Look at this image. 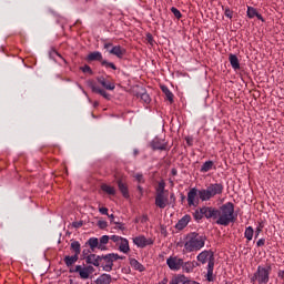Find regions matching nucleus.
<instances>
[{
  "label": "nucleus",
  "mask_w": 284,
  "mask_h": 284,
  "mask_svg": "<svg viewBox=\"0 0 284 284\" xmlns=\"http://www.w3.org/2000/svg\"><path fill=\"white\" fill-rule=\"evenodd\" d=\"M156 194H168V191H165V181H160L156 186Z\"/></svg>",
  "instance_id": "obj_31"
},
{
  "label": "nucleus",
  "mask_w": 284,
  "mask_h": 284,
  "mask_svg": "<svg viewBox=\"0 0 284 284\" xmlns=\"http://www.w3.org/2000/svg\"><path fill=\"white\" fill-rule=\"evenodd\" d=\"M212 168H214V162L212 161H206L202 168H201V172H210V170H212Z\"/></svg>",
  "instance_id": "obj_35"
},
{
  "label": "nucleus",
  "mask_w": 284,
  "mask_h": 284,
  "mask_svg": "<svg viewBox=\"0 0 284 284\" xmlns=\"http://www.w3.org/2000/svg\"><path fill=\"white\" fill-rule=\"evenodd\" d=\"M166 265L173 272H179V270H181V267H183V258H180L178 256H170L166 260Z\"/></svg>",
  "instance_id": "obj_9"
},
{
  "label": "nucleus",
  "mask_w": 284,
  "mask_h": 284,
  "mask_svg": "<svg viewBox=\"0 0 284 284\" xmlns=\"http://www.w3.org/2000/svg\"><path fill=\"white\" fill-rule=\"evenodd\" d=\"M170 199L173 203H176V196L174 195V193H171Z\"/></svg>",
  "instance_id": "obj_51"
},
{
  "label": "nucleus",
  "mask_w": 284,
  "mask_h": 284,
  "mask_svg": "<svg viewBox=\"0 0 284 284\" xmlns=\"http://www.w3.org/2000/svg\"><path fill=\"white\" fill-rule=\"evenodd\" d=\"M98 83H100V85H102V88H104L105 90H114L116 88L114 82H112L103 77L98 78Z\"/></svg>",
  "instance_id": "obj_16"
},
{
  "label": "nucleus",
  "mask_w": 284,
  "mask_h": 284,
  "mask_svg": "<svg viewBox=\"0 0 284 284\" xmlns=\"http://www.w3.org/2000/svg\"><path fill=\"white\" fill-rule=\"evenodd\" d=\"M140 99L146 104H150L152 102V98H150V94L145 92L140 95Z\"/></svg>",
  "instance_id": "obj_38"
},
{
  "label": "nucleus",
  "mask_w": 284,
  "mask_h": 284,
  "mask_svg": "<svg viewBox=\"0 0 284 284\" xmlns=\"http://www.w3.org/2000/svg\"><path fill=\"white\" fill-rule=\"evenodd\" d=\"M185 275H178L175 277L172 278L171 283L170 284H185Z\"/></svg>",
  "instance_id": "obj_34"
},
{
  "label": "nucleus",
  "mask_w": 284,
  "mask_h": 284,
  "mask_svg": "<svg viewBox=\"0 0 284 284\" xmlns=\"http://www.w3.org/2000/svg\"><path fill=\"white\" fill-rule=\"evenodd\" d=\"M91 89H92V92H95L97 94H101V97H103L104 99L110 100V94L108 92H105V90H103L97 85H92Z\"/></svg>",
  "instance_id": "obj_26"
},
{
  "label": "nucleus",
  "mask_w": 284,
  "mask_h": 284,
  "mask_svg": "<svg viewBox=\"0 0 284 284\" xmlns=\"http://www.w3.org/2000/svg\"><path fill=\"white\" fill-rule=\"evenodd\" d=\"M99 212H100V214H103L104 216H108V207H100Z\"/></svg>",
  "instance_id": "obj_46"
},
{
  "label": "nucleus",
  "mask_w": 284,
  "mask_h": 284,
  "mask_svg": "<svg viewBox=\"0 0 284 284\" xmlns=\"http://www.w3.org/2000/svg\"><path fill=\"white\" fill-rule=\"evenodd\" d=\"M203 216H205V213L203 212V207H201L194 212L195 221H201V219H203Z\"/></svg>",
  "instance_id": "obj_37"
},
{
  "label": "nucleus",
  "mask_w": 284,
  "mask_h": 284,
  "mask_svg": "<svg viewBox=\"0 0 284 284\" xmlns=\"http://www.w3.org/2000/svg\"><path fill=\"white\" fill-rule=\"evenodd\" d=\"M135 154H139V152H138V151H135Z\"/></svg>",
  "instance_id": "obj_61"
},
{
  "label": "nucleus",
  "mask_w": 284,
  "mask_h": 284,
  "mask_svg": "<svg viewBox=\"0 0 284 284\" xmlns=\"http://www.w3.org/2000/svg\"><path fill=\"white\" fill-rule=\"evenodd\" d=\"M203 213L205 219H213L214 221L219 219V209L212 206H203Z\"/></svg>",
  "instance_id": "obj_12"
},
{
  "label": "nucleus",
  "mask_w": 284,
  "mask_h": 284,
  "mask_svg": "<svg viewBox=\"0 0 284 284\" xmlns=\"http://www.w3.org/2000/svg\"><path fill=\"white\" fill-rule=\"evenodd\" d=\"M148 39H149V41H152V36L148 34Z\"/></svg>",
  "instance_id": "obj_58"
},
{
  "label": "nucleus",
  "mask_w": 284,
  "mask_h": 284,
  "mask_svg": "<svg viewBox=\"0 0 284 284\" xmlns=\"http://www.w3.org/2000/svg\"><path fill=\"white\" fill-rule=\"evenodd\" d=\"M110 283H112V275L110 274H102L95 281V284H110Z\"/></svg>",
  "instance_id": "obj_22"
},
{
  "label": "nucleus",
  "mask_w": 284,
  "mask_h": 284,
  "mask_svg": "<svg viewBox=\"0 0 284 284\" xmlns=\"http://www.w3.org/2000/svg\"><path fill=\"white\" fill-rule=\"evenodd\" d=\"M162 92L165 94L168 101H170V103L174 102V94H172L170 92V89H168V87L163 85L161 87Z\"/></svg>",
  "instance_id": "obj_28"
},
{
  "label": "nucleus",
  "mask_w": 284,
  "mask_h": 284,
  "mask_svg": "<svg viewBox=\"0 0 284 284\" xmlns=\"http://www.w3.org/2000/svg\"><path fill=\"white\" fill-rule=\"evenodd\" d=\"M83 222H73V227H82Z\"/></svg>",
  "instance_id": "obj_50"
},
{
  "label": "nucleus",
  "mask_w": 284,
  "mask_h": 284,
  "mask_svg": "<svg viewBox=\"0 0 284 284\" xmlns=\"http://www.w3.org/2000/svg\"><path fill=\"white\" fill-rule=\"evenodd\" d=\"M171 12L174 14L175 19H181V17H183V14H181V11L175 7L171 8Z\"/></svg>",
  "instance_id": "obj_39"
},
{
  "label": "nucleus",
  "mask_w": 284,
  "mask_h": 284,
  "mask_svg": "<svg viewBox=\"0 0 284 284\" xmlns=\"http://www.w3.org/2000/svg\"><path fill=\"white\" fill-rule=\"evenodd\" d=\"M138 190L140 192V196H143V189L141 187V185H138Z\"/></svg>",
  "instance_id": "obj_54"
},
{
  "label": "nucleus",
  "mask_w": 284,
  "mask_h": 284,
  "mask_svg": "<svg viewBox=\"0 0 284 284\" xmlns=\"http://www.w3.org/2000/svg\"><path fill=\"white\" fill-rule=\"evenodd\" d=\"M77 261H79V255L64 256V263H65L67 267H72V265H74V263H77Z\"/></svg>",
  "instance_id": "obj_25"
},
{
  "label": "nucleus",
  "mask_w": 284,
  "mask_h": 284,
  "mask_svg": "<svg viewBox=\"0 0 284 284\" xmlns=\"http://www.w3.org/2000/svg\"><path fill=\"white\" fill-rule=\"evenodd\" d=\"M98 225L100 227V230H105V227H108V222L105 221H99Z\"/></svg>",
  "instance_id": "obj_45"
},
{
  "label": "nucleus",
  "mask_w": 284,
  "mask_h": 284,
  "mask_svg": "<svg viewBox=\"0 0 284 284\" xmlns=\"http://www.w3.org/2000/svg\"><path fill=\"white\" fill-rule=\"evenodd\" d=\"M110 242V236L108 235H103L101 239H100V242H99V250H105V245H108V243Z\"/></svg>",
  "instance_id": "obj_32"
},
{
  "label": "nucleus",
  "mask_w": 284,
  "mask_h": 284,
  "mask_svg": "<svg viewBox=\"0 0 284 284\" xmlns=\"http://www.w3.org/2000/svg\"><path fill=\"white\" fill-rule=\"evenodd\" d=\"M88 60L89 61H101V63H103V55L101 54V52L94 51V52L89 53Z\"/></svg>",
  "instance_id": "obj_24"
},
{
  "label": "nucleus",
  "mask_w": 284,
  "mask_h": 284,
  "mask_svg": "<svg viewBox=\"0 0 284 284\" xmlns=\"http://www.w3.org/2000/svg\"><path fill=\"white\" fill-rule=\"evenodd\" d=\"M185 141H186V143H187V145H192V138H190V136H187V138H185Z\"/></svg>",
  "instance_id": "obj_52"
},
{
  "label": "nucleus",
  "mask_w": 284,
  "mask_h": 284,
  "mask_svg": "<svg viewBox=\"0 0 284 284\" xmlns=\"http://www.w3.org/2000/svg\"><path fill=\"white\" fill-rule=\"evenodd\" d=\"M172 174H173V176H176V169H172Z\"/></svg>",
  "instance_id": "obj_56"
},
{
  "label": "nucleus",
  "mask_w": 284,
  "mask_h": 284,
  "mask_svg": "<svg viewBox=\"0 0 284 284\" xmlns=\"http://www.w3.org/2000/svg\"><path fill=\"white\" fill-rule=\"evenodd\" d=\"M118 187H119L122 196H124V199H130V191L128 189V183H125V181H123V179L118 180Z\"/></svg>",
  "instance_id": "obj_15"
},
{
  "label": "nucleus",
  "mask_w": 284,
  "mask_h": 284,
  "mask_svg": "<svg viewBox=\"0 0 284 284\" xmlns=\"http://www.w3.org/2000/svg\"><path fill=\"white\" fill-rule=\"evenodd\" d=\"M119 260H123V256H120L116 253L102 255L100 265H102L104 272H112V267H114V261Z\"/></svg>",
  "instance_id": "obj_5"
},
{
  "label": "nucleus",
  "mask_w": 284,
  "mask_h": 284,
  "mask_svg": "<svg viewBox=\"0 0 284 284\" xmlns=\"http://www.w3.org/2000/svg\"><path fill=\"white\" fill-rule=\"evenodd\" d=\"M114 224L116 225L115 230H121L122 232L125 230V224L120 222H114Z\"/></svg>",
  "instance_id": "obj_43"
},
{
  "label": "nucleus",
  "mask_w": 284,
  "mask_h": 284,
  "mask_svg": "<svg viewBox=\"0 0 284 284\" xmlns=\"http://www.w3.org/2000/svg\"><path fill=\"white\" fill-rule=\"evenodd\" d=\"M263 245H265V239H260L257 241V247H263Z\"/></svg>",
  "instance_id": "obj_47"
},
{
  "label": "nucleus",
  "mask_w": 284,
  "mask_h": 284,
  "mask_svg": "<svg viewBox=\"0 0 284 284\" xmlns=\"http://www.w3.org/2000/svg\"><path fill=\"white\" fill-rule=\"evenodd\" d=\"M74 272H77L83 281L90 278L91 274H94V266H81L77 265Z\"/></svg>",
  "instance_id": "obj_7"
},
{
  "label": "nucleus",
  "mask_w": 284,
  "mask_h": 284,
  "mask_svg": "<svg viewBox=\"0 0 284 284\" xmlns=\"http://www.w3.org/2000/svg\"><path fill=\"white\" fill-rule=\"evenodd\" d=\"M170 203L169 194L168 193H161L155 195V205L156 207H160V210H165Z\"/></svg>",
  "instance_id": "obj_10"
},
{
  "label": "nucleus",
  "mask_w": 284,
  "mask_h": 284,
  "mask_svg": "<svg viewBox=\"0 0 284 284\" xmlns=\"http://www.w3.org/2000/svg\"><path fill=\"white\" fill-rule=\"evenodd\" d=\"M195 283H196V281L187 280V277L184 282V284H195Z\"/></svg>",
  "instance_id": "obj_53"
},
{
  "label": "nucleus",
  "mask_w": 284,
  "mask_h": 284,
  "mask_svg": "<svg viewBox=\"0 0 284 284\" xmlns=\"http://www.w3.org/2000/svg\"><path fill=\"white\" fill-rule=\"evenodd\" d=\"M229 61L233 70H241V63L239 62V57H236V54H230Z\"/></svg>",
  "instance_id": "obj_21"
},
{
  "label": "nucleus",
  "mask_w": 284,
  "mask_h": 284,
  "mask_svg": "<svg viewBox=\"0 0 284 284\" xmlns=\"http://www.w3.org/2000/svg\"><path fill=\"white\" fill-rule=\"evenodd\" d=\"M112 43L108 42V43H104V50H108L110 52V50H112Z\"/></svg>",
  "instance_id": "obj_48"
},
{
  "label": "nucleus",
  "mask_w": 284,
  "mask_h": 284,
  "mask_svg": "<svg viewBox=\"0 0 284 284\" xmlns=\"http://www.w3.org/2000/svg\"><path fill=\"white\" fill-rule=\"evenodd\" d=\"M190 215H184L175 225L176 230H185L187 227V223H190Z\"/></svg>",
  "instance_id": "obj_18"
},
{
  "label": "nucleus",
  "mask_w": 284,
  "mask_h": 284,
  "mask_svg": "<svg viewBox=\"0 0 284 284\" xmlns=\"http://www.w3.org/2000/svg\"><path fill=\"white\" fill-rule=\"evenodd\" d=\"M102 65H105V68H111L112 70H116V65L112 62H108L105 60L102 61Z\"/></svg>",
  "instance_id": "obj_41"
},
{
  "label": "nucleus",
  "mask_w": 284,
  "mask_h": 284,
  "mask_svg": "<svg viewBox=\"0 0 284 284\" xmlns=\"http://www.w3.org/2000/svg\"><path fill=\"white\" fill-rule=\"evenodd\" d=\"M101 257L97 254H90L85 257V261L89 265H94V267H99L101 265Z\"/></svg>",
  "instance_id": "obj_17"
},
{
  "label": "nucleus",
  "mask_w": 284,
  "mask_h": 284,
  "mask_svg": "<svg viewBox=\"0 0 284 284\" xmlns=\"http://www.w3.org/2000/svg\"><path fill=\"white\" fill-rule=\"evenodd\" d=\"M88 243H89V246H90V248L92 250V252H94V250H97V247H98V250H99V239H97V237H91V239H89V241H88Z\"/></svg>",
  "instance_id": "obj_30"
},
{
  "label": "nucleus",
  "mask_w": 284,
  "mask_h": 284,
  "mask_svg": "<svg viewBox=\"0 0 284 284\" xmlns=\"http://www.w3.org/2000/svg\"><path fill=\"white\" fill-rule=\"evenodd\" d=\"M224 14L229 19H232V14H234V12L232 10H230V8H225Z\"/></svg>",
  "instance_id": "obj_44"
},
{
  "label": "nucleus",
  "mask_w": 284,
  "mask_h": 284,
  "mask_svg": "<svg viewBox=\"0 0 284 284\" xmlns=\"http://www.w3.org/2000/svg\"><path fill=\"white\" fill-rule=\"evenodd\" d=\"M201 190L193 187L187 193V205L189 207H197L199 201H201V197H199V192Z\"/></svg>",
  "instance_id": "obj_6"
},
{
  "label": "nucleus",
  "mask_w": 284,
  "mask_h": 284,
  "mask_svg": "<svg viewBox=\"0 0 284 284\" xmlns=\"http://www.w3.org/2000/svg\"><path fill=\"white\" fill-rule=\"evenodd\" d=\"M223 194V184L215 183L210 184L206 189H202L199 191L200 201H210L214 199V196Z\"/></svg>",
  "instance_id": "obj_4"
},
{
  "label": "nucleus",
  "mask_w": 284,
  "mask_h": 284,
  "mask_svg": "<svg viewBox=\"0 0 284 284\" xmlns=\"http://www.w3.org/2000/svg\"><path fill=\"white\" fill-rule=\"evenodd\" d=\"M234 221V203L227 202L217 210L216 224L227 226Z\"/></svg>",
  "instance_id": "obj_1"
},
{
  "label": "nucleus",
  "mask_w": 284,
  "mask_h": 284,
  "mask_svg": "<svg viewBox=\"0 0 284 284\" xmlns=\"http://www.w3.org/2000/svg\"><path fill=\"white\" fill-rule=\"evenodd\" d=\"M256 232H257L256 236H258V233L261 232V229H257V231H256Z\"/></svg>",
  "instance_id": "obj_59"
},
{
  "label": "nucleus",
  "mask_w": 284,
  "mask_h": 284,
  "mask_svg": "<svg viewBox=\"0 0 284 284\" xmlns=\"http://www.w3.org/2000/svg\"><path fill=\"white\" fill-rule=\"evenodd\" d=\"M196 258L199 263H202V265H205V263H207L206 281H209V283H212L214 281V253L210 250L202 251Z\"/></svg>",
  "instance_id": "obj_2"
},
{
  "label": "nucleus",
  "mask_w": 284,
  "mask_h": 284,
  "mask_svg": "<svg viewBox=\"0 0 284 284\" xmlns=\"http://www.w3.org/2000/svg\"><path fill=\"white\" fill-rule=\"evenodd\" d=\"M133 178L135 179V181H138V183H145V179L141 173L134 174Z\"/></svg>",
  "instance_id": "obj_40"
},
{
  "label": "nucleus",
  "mask_w": 284,
  "mask_h": 284,
  "mask_svg": "<svg viewBox=\"0 0 284 284\" xmlns=\"http://www.w3.org/2000/svg\"><path fill=\"white\" fill-rule=\"evenodd\" d=\"M255 278L260 284L270 283V270L258 266L257 272L255 273Z\"/></svg>",
  "instance_id": "obj_8"
},
{
  "label": "nucleus",
  "mask_w": 284,
  "mask_h": 284,
  "mask_svg": "<svg viewBox=\"0 0 284 284\" xmlns=\"http://www.w3.org/2000/svg\"><path fill=\"white\" fill-rule=\"evenodd\" d=\"M196 266H199V263H195V262H182V268L187 274H190V272H192L194 270V267H196Z\"/></svg>",
  "instance_id": "obj_23"
},
{
  "label": "nucleus",
  "mask_w": 284,
  "mask_h": 284,
  "mask_svg": "<svg viewBox=\"0 0 284 284\" xmlns=\"http://www.w3.org/2000/svg\"><path fill=\"white\" fill-rule=\"evenodd\" d=\"M110 239L113 241V243H116V245H119L121 241H123V237L119 235H112Z\"/></svg>",
  "instance_id": "obj_42"
},
{
  "label": "nucleus",
  "mask_w": 284,
  "mask_h": 284,
  "mask_svg": "<svg viewBox=\"0 0 284 284\" xmlns=\"http://www.w3.org/2000/svg\"><path fill=\"white\" fill-rule=\"evenodd\" d=\"M109 219L111 220V223H114V214L109 215Z\"/></svg>",
  "instance_id": "obj_55"
},
{
  "label": "nucleus",
  "mask_w": 284,
  "mask_h": 284,
  "mask_svg": "<svg viewBox=\"0 0 284 284\" xmlns=\"http://www.w3.org/2000/svg\"><path fill=\"white\" fill-rule=\"evenodd\" d=\"M130 265L132 267H134V270H138L139 272H143L145 270L144 266H142L141 263H139V261L134 260V258H131L130 260Z\"/></svg>",
  "instance_id": "obj_29"
},
{
  "label": "nucleus",
  "mask_w": 284,
  "mask_h": 284,
  "mask_svg": "<svg viewBox=\"0 0 284 284\" xmlns=\"http://www.w3.org/2000/svg\"><path fill=\"white\" fill-rule=\"evenodd\" d=\"M255 281H258V280L256 278V274H254V276L252 277V283H254Z\"/></svg>",
  "instance_id": "obj_57"
},
{
  "label": "nucleus",
  "mask_w": 284,
  "mask_h": 284,
  "mask_svg": "<svg viewBox=\"0 0 284 284\" xmlns=\"http://www.w3.org/2000/svg\"><path fill=\"white\" fill-rule=\"evenodd\" d=\"M205 236L199 235L197 233H191L186 236L184 243V250L187 252H199L202 247H205Z\"/></svg>",
  "instance_id": "obj_3"
},
{
  "label": "nucleus",
  "mask_w": 284,
  "mask_h": 284,
  "mask_svg": "<svg viewBox=\"0 0 284 284\" xmlns=\"http://www.w3.org/2000/svg\"><path fill=\"white\" fill-rule=\"evenodd\" d=\"M82 72H92V69L90 68V65H84L82 67Z\"/></svg>",
  "instance_id": "obj_49"
},
{
  "label": "nucleus",
  "mask_w": 284,
  "mask_h": 284,
  "mask_svg": "<svg viewBox=\"0 0 284 284\" xmlns=\"http://www.w3.org/2000/svg\"><path fill=\"white\" fill-rule=\"evenodd\" d=\"M101 190H102V192H105V194H110L111 196H114V194H116V189H114V186H110L108 184H102Z\"/></svg>",
  "instance_id": "obj_27"
},
{
  "label": "nucleus",
  "mask_w": 284,
  "mask_h": 284,
  "mask_svg": "<svg viewBox=\"0 0 284 284\" xmlns=\"http://www.w3.org/2000/svg\"><path fill=\"white\" fill-rule=\"evenodd\" d=\"M244 236L247 239V241H252L254 237V229H252V226L246 227Z\"/></svg>",
  "instance_id": "obj_36"
},
{
  "label": "nucleus",
  "mask_w": 284,
  "mask_h": 284,
  "mask_svg": "<svg viewBox=\"0 0 284 284\" xmlns=\"http://www.w3.org/2000/svg\"><path fill=\"white\" fill-rule=\"evenodd\" d=\"M181 199H182V201H185V195H182V197H181Z\"/></svg>",
  "instance_id": "obj_60"
},
{
  "label": "nucleus",
  "mask_w": 284,
  "mask_h": 284,
  "mask_svg": "<svg viewBox=\"0 0 284 284\" xmlns=\"http://www.w3.org/2000/svg\"><path fill=\"white\" fill-rule=\"evenodd\" d=\"M247 17H248V19H254V17H256L260 21H265L263 19V16H261L254 7H248L247 8Z\"/></svg>",
  "instance_id": "obj_20"
},
{
  "label": "nucleus",
  "mask_w": 284,
  "mask_h": 284,
  "mask_svg": "<svg viewBox=\"0 0 284 284\" xmlns=\"http://www.w3.org/2000/svg\"><path fill=\"white\" fill-rule=\"evenodd\" d=\"M71 250H73L74 252V255H78L81 254V243L74 241L71 243Z\"/></svg>",
  "instance_id": "obj_33"
},
{
  "label": "nucleus",
  "mask_w": 284,
  "mask_h": 284,
  "mask_svg": "<svg viewBox=\"0 0 284 284\" xmlns=\"http://www.w3.org/2000/svg\"><path fill=\"white\" fill-rule=\"evenodd\" d=\"M133 243L138 245V247H148V245H153L154 241H152V239H146L145 236L141 235L134 237Z\"/></svg>",
  "instance_id": "obj_11"
},
{
  "label": "nucleus",
  "mask_w": 284,
  "mask_h": 284,
  "mask_svg": "<svg viewBox=\"0 0 284 284\" xmlns=\"http://www.w3.org/2000/svg\"><path fill=\"white\" fill-rule=\"evenodd\" d=\"M126 50L121 45H115L109 50V54H113V57H118V59H123L125 57Z\"/></svg>",
  "instance_id": "obj_13"
},
{
  "label": "nucleus",
  "mask_w": 284,
  "mask_h": 284,
  "mask_svg": "<svg viewBox=\"0 0 284 284\" xmlns=\"http://www.w3.org/2000/svg\"><path fill=\"white\" fill-rule=\"evenodd\" d=\"M152 150H168V142L165 140H161L155 138L151 143Z\"/></svg>",
  "instance_id": "obj_14"
},
{
  "label": "nucleus",
  "mask_w": 284,
  "mask_h": 284,
  "mask_svg": "<svg viewBox=\"0 0 284 284\" xmlns=\"http://www.w3.org/2000/svg\"><path fill=\"white\" fill-rule=\"evenodd\" d=\"M118 245L120 252H123V254H128V252H130V242H128V239L122 237Z\"/></svg>",
  "instance_id": "obj_19"
}]
</instances>
